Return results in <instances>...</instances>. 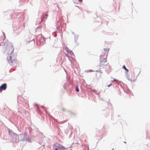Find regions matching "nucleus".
Returning a JSON list of instances; mask_svg holds the SVG:
<instances>
[{
  "label": "nucleus",
  "instance_id": "nucleus-1",
  "mask_svg": "<svg viewBox=\"0 0 150 150\" xmlns=\"http://www.w3.org/2000/svg\"><path fill=\"white\" fill-rule=\"evenodd\" d=\"M102 55L100 56V62L99 64V66L100 69L105 68L106 67L108 64L107 62V56H104V59L102 58Z\"/></svg>",
  "mask_w": 150,
  "mask_h": 150
},
{
  "label": "nucleus",
  "instance_id": "nucleus-2",
  "mask_svg": "<svg viewBox=\"0 0 150 150\" xmlns=\"http://www.w3.org/2000/svg\"><path fill=\"white\" fill-rule=\"evenodd\" d=\"M5 45L6 46V51L8 54L11 53L14 50L12 44L8 41H6L5 43Z\"/></svg>",
  "mask_w": 150,
  "mask_h": 150
},
{
  "label": "nucleus",
  "instance_id": "nucleus-3",
  "mask_svg": "<svg viewBox=\"0 0 150 150\" xmlns=\"http://www.w3.org/2000/svg\"><path fill=\"white\" fill-rule=\"evenodd\" d=\"M141 72L140 70L138 69H135L133 71V75L134 77L133 78L132 77H130V76H128L127 77V79L131 81H134V78L137 77V76L139 75Z\"/></svg>",
  "mask_w": 150,
  "mask_h": 150
},
{
  "label": "nucleus",
  "instance_id": "nucleus-4",
  "mask_svg": "<svg viewBox=\"0 0 150 150\" xmlns=\"http://www.w3.org/2000/svg\"><path fill=\"white\" fill-rule=\"evenodd\" d=\"M7 88V85L6 84L4 83L2 84L0 86V92L2 91V90H6Z\"/></svg>",
  "mask_w": 150,
  "mask_h": 150
},
{
  "label": "nucleus",
  "instance_id": "nucleus-5",
  "mask_svg": "<svg viewBox=\"0 0 150 150\" xmlns=\"http://www.w3.org/2000/svg\"><path fill=\"white\" fill-rule=\"evenodd\" d=\"M16 59V57L14 56L11 55L10 56L9 61H10L12 63H13L14 61H15Z\"/></svg>",
  "mask_w": 150,
  "mask_h": 150
},
{
  "label": "nucleus",
  "instance_id": "nucleus-6",
  "mask_svg": "<svg viewBox=\"0 0 150 150\" xmlns=\"http://www.w3.org/2000/svg\"><path fill=\"white\" fill-rule=\"evenodd\" d=\"M57 148L59 149H60V150H64L65 149L64 146H63L61 144H59Z\"/></svg>",
  "mask_w": 150,
  "mask_h": 150
},
{
  "label": "nucleus",
  "instance_id": "nucleus-7",
  "mask_svg": "<svg viewBox=\"0 0 150 150\" xmlns=\"http://www.w3.org/2000/svg\"><path fill=\"white\" fill-rule=\"evenodd\" d=\"M105 51L107 53H108L109 51V49L108 48H105L104 49Z\"/></svg>",
  "mask_w": 150,
  "mask_h": 150
},
{
  "label": "nucleus",
  "instance_id": "nucleus-8",
  "mask_svg": "<svg viewBox=\"0 0 150 150\" xmlns=\"http://www.w3.org/2000/svg\"><path fill=\"white\" fill-rule=\"evenodd\" d=\"M123 68H124L125 70L126 71H127V72H128V71H129L126 68V67H125V65H124V66H123Z\"/></svg>",
  "mask_w": 150,
  "mask_h": 150
},
{
  "label": "nucleus",
  "instance_id": "nucleus-9",
  "mask_svg": "<svg viewBox=\"0 0 150 150\" xmlns=\"http://www.w3.org/2000/svg\"><path fill=\"white\" fill-rule=\"evenodd\" d=\"M76 91L77 92L79 91V89L77 86L76 87Z\"/></svg>",
  "mask_w": 150,
  "mask_h": 150
},
{
  "label": "nucleus",
  "instance_id": "nucleus-10",
  "mask_svg": "<svg viewBox=\"0 0 150 150\" xmlns=\"http://www.w3.org/2000/svg\"><path fill=\"white\" fill-rule=\"evenodd\" d=\"M93 71L92 70H88L87 71V72H92Z\"/></svg>",
  "mask_w": 150,
  "mask_h": 150
},
{
  "label": "nucleus",
  "instance_id": "nucleus-11",
  "mask_svg": "<svg viewBox=\"0 0 150 150\" xmlns=\"http://www.w3.org/2000/svg\"><path fill=\"white\" fill-rule=\"evenodd\" d=\"M102 55V58H103V59H104V56L106 55H105L103 54H102L100 55Z\"/></svg>",
  "mask_w": 150,
  "mask_h": 150
},
{
  "label": "nucleus",
  "instance_id": "nucleus-12",
  "mask_svg": "<svg viewBox=\"0 0 150 150\" xmlns=\"http://www.w3.org/2000/svg\"><path fill=\"white\" fill-rule=\"evenodd\" d=\"M70 53L71 54H74L72 52H70Z\"/></svg>",
  "mask_w": 150,
  "mask_h": 150
},
{
  "label": "nucleus",
  "instance_id": "nucleus-13",
  "mask_svg": "<svg viewBox=\"0 0 150 150\" xmlns=\"http://www.w3.org/2000/svg\"><path fill=\"white\" fill-rule=\"evenodd\" d=\"M112 85V84H110V85H109L108 86V87H110V86H111Z\"/></svg>",
  "mask_w": 150,
  "mask_h": 150
},
{
  "label": "nucleus",
  "instance_id": "nucleus-14",
  "mask_svg": "<svg viewBox=\"0 0 150 150\" xmlns=\"http://www.w3.org/2000/svg\"><path fill=\"white\" fill-rule=\"evenodd\" d=\"M79 1L81 2L82 1V0H78Z\"/></svg>",
  "mask_w": 150,
  "mask_h": 150
},
{
  "label": "nucleus",
  "instance_id": "nucleus-15",
  "mask_svg": "<svg viewBox=\"0 0 150 150\" xmlns=\"http://www.w3.org/2000/svg\"><path fill=\"white\" fill-rule=\"evenodd\" d=\"M117 81V80L116 79H114L113 81V82H114L115 81Z\"/></svg>",
  "mask_w": 150,
  "mask_h": 150
},
{
  "label": "nucleus",
  "instance_id": "nucleus-16",
  "mask_svg": "<svg viewBox=\"0 0 150 150\" xmlns=\"http://www.w3.org/2000/svg\"><path fill=\"white\" fill-rule=\"evenodd\" d=\"M58 149H59L58 148H56L54 150H58Z\"/></svg>",
  "mask_w": 150,
  "mask_h": 150
},
{
  "label": "nucleus",
  "instance_id": "nucleus-17",
  "mask_svg": "<svg viewBox=\"0 0 150 150\" xmlns=\"http://www.w3.org/2000/svg\"><path fill=\"white\" fill-rule=\"evenodd\" d=\"M112 150H114V149H112Z\"/></svg>",
  "mask_w": 150,
  "mask_h": 150
}]
</instances>
